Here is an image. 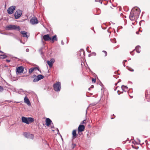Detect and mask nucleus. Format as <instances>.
<instances>
[{
  "label": "nucleus",
  "mask_w": 150,
  "mask_h": 150,
  "mask_svg": "<svg viewBox=\"0 0 150 150\" xmlns=\"http://www.w3.org/2000/svg\"><path fill=\"white\" fill-rule=\"evenodd\" d=\"M140 12L141 11L139 8H136L135 7L133 8L130 14L129 18L130 20L133 21L135 19H137L139 17Z\"/></svg>",
  "instance_id": "1"
},
{
  "label": "nucleus",
  "mask_w": 150,
  "mask_h": 150,
  "mask_svg": "<svg viewBox=\"0 0 150 150\" xmlns=\"http://www.w3.org/2000/svg\"><path fill=\"white\" fill-rule=\"evenodd\" d=\"M6 29L7 30H16L19 31L21 30V28L18 25H9L6 27Z\"/></svg>",
  "instance_id": "2"
},
{
  "label": "nucleus",
  "mask_w": 150,
  "mask_h": 150,
  "mask_svg": "<svg viewBox=\"0 0 150 150\" xmlns=\"http://www.w3.org/2000/svg\"><path fill=\"white\" fill-rule=\"evenodd\" d=\"M22 122H23L29 124L30 123L33 122L34 121V119L31 117H22L21 118Z\"/></svg>",
  "instance_id": "3"
},
{
  "label": "nucleus",
  "mask_w": 150,
  "mask_h": 150,
  "mask_svg": "<svg viewBox=\"0 0 150 150\" xmlns=\"http://www.w3.org/2000/svg\"><path fill=\"white\" fill-rule=\"evenodd\" d=\"M44 77V76L41 74H39L37 76L34 74L31 77V78L34 79L33 80V82H34L38 81L40 80L43 79Z\"/></svg>",
  "instance_id": "4"
},
{
  "label": "nucleus",
  "mask_w": 150,
  "mask_h": 150,
  "mask_svg": "<svg viewBox=\"0 0 150 150\" xmlns=\"http://www.w3.org/2000/svg\"><path fill=\"white\" fill-rule=\"evenodd\" d=\"M54 90L57 92H59L61 89V84L60 82L58 81L54 84L53 85Z\"/></svg>",
  "instance_id": "5"
},
{
  "label": "nucleus",
  "mask_w": 150,
  "mask_h": 150,
  "mask_svg": "<svg viewBox=\"0 0 150 150\" xmlns=\"http://www.w3.org/2000/svg\"><path fill=\"white\" fill-rule=\"evenodd\" d=\"M22 13V11L21 10H17L15 13L14 16L15 18L16 19L19 18L21 16Z\"/></svg>",
  "instance_id": "6"
},
{
  "label": "nucleus",
  "mask_w": 150,
  "mask_h": 150,
  "mask_svg": "<svg viewBox=\"0 0 150 150\" xmlns=\"http://www.w3.org/2000/svg\"><path fill=\"white\" fill-rule=\"evenodd\" d=\"M16 8V6H10L7 9V11L8 13L10 14H12Z\"/></svg>",
  "instance_id": "7"
},
{
  "label": "nucleus",
  "mask_w": 150,
  "mask_h": 150,
  "mask_svg": "<svg viewBox=\"0 0 150 150\" xmlns=\"http://www.w3.org/2000/svg\"><path fill=\"white\" fill-rule=\"evenodd\" d=\"M24 136L26 138L33 139L34 137V135L30 133L25 132L23 134Z\"/></svg>",
  "instance_id": "8"
},
{
  "label": "nucleus",
  "mask_w": 150,
  "mask_h": 150,
  "mask_svg": "<svg viewBox=\"0 0 150 150\" xmlns=\"http://www.w3.org/2000/svg\"><path fill=\"white\" fill-rule=\"evenodd\" d=\"M30 23L32 24H36L38 23V21L36 17H32L30 20Z\"/></svg>",
  "instance_id": "9"
},
{
  "label": "nucleus",
  "mask_w": 150,
  "mask_h": 150,
  "mask_svg": "<svg viewBox=\"0 0 150 150\" xmlns=\"http://www.w3.org/2000/svg\"><path fill=\"white\" fill-rule=\"evenodd\" d=\"M78 54L81 57H84L85 56V52L84 50L81 49L78 52Z\"/></svg>",
  "instance_id": "10"
},
{
  "label": "nucleus",
  "mask_w": 150,
  "mask_h": 150,
  "mask_svg": "<svg viewBox=\"0 0 150 150\" xmlns=\"http://www.w3.org/2000/svg\"><path fill=\"white\" fill-rule=\"evenodd\" d=\"M54 62V59L53 58H52L50 61L48 60L47 63L49 65L50 67H52V65Z\"/></svg>",
  "instance_id": "11"
},
{
  "label": "nucleus",
  "mask_w": 150,
  "mask_h": 150,
  "mask_svg": "<svg viewBox=\"0 0 150 150\" xmlns=\"http://www.w3.org/2000/svg\"><path fill=\"white\" fill-rule=\"evenodd\" d=\"M24 68L22 66L18 67L16 69V72L18 73H21L23 71Z\"/></svg>",
  "instance_id": "12"
},
{
  "label": "nucleus",
  "mask_w": 150,
  "mask_h": 150,
  "mask_svg": "<svg viewBox=\"0 0 150 150\" xmlns=\"http://www.w3.org/2000/svg\"><path fill=\"white\" fill-rule=\"evenodd\" d=\"M43 39L45 41H49L51 40V38L50 37L48 34L44 35L43 36Z\"/></svg>",
  "instance_id": "13"
},
{
  "label": "nucleus",
  "mask_w": 150,
  "mask_h": 150,
  "mask_svg": "<svg viewBox=\"0 0 150 150\" xmlns=\"http://www.w3.org/2000/svg\"><path fill=\"white\" fill-rule=\"evenodd\" d=\"M24 102L25 103H26L28 106H30L31 105V104L30 101L27 96H25L24 98Z\"/></svg>",
  "instance_id": "14"
},
{
  "label": "nucleus",
  "mask_w": 150,
  "mask_h": 150,
  "mask_svg": "<svg viewBox=\"0 0 150 150\" xmlns=\"http://www.w3.org/2000/svg\"><path fill=\"white\" fill-rule=\"evenodd\" d=\"M85 129V126L83 125H80L78 128V132L83 131Z\"/></svg>",
  "instance_id": "15"
},
{
  "label": "nucleus",
  "mask_w": 150,
  "mask_h": 150,
  "mask_svg": "<svg viewBox=\"0 0 150 150\" xmlns=\"http://www.w3.org/2000/svg\"><path fill=\"white\" fill-rule=\"evenodd\" d=\"M45 121L46 125L47 126H49L51 123H52V121L49 118H46Z\"/></svg>",
  "instance_id": "16"
},
{
  "label": "nucleus",
  "mask_w": 150,
  "mask_h": 150,
  "mask_svg": "<svg viewBox=\"0 0 150 150\" xmlns=\"http://www.w3.org/2000/svg\"><path fill=\"white\" fill-rule=\"evenodd\" d=\"M43 47H42L41 48H40L39 50V52L40 53V54L41 55L43 59L44 58V55H43L44 52L43 51Z\"/></svg>",
  "instance_id": "17"
},
{
  "label": "nucleus",
  "mask_w": 150,
  "mask_h": 150,
  "mask_svg": "<svg viewBox=\"0 0 150 150\" xmlns=\"http://www.w3.org/2000/svg\"><path fill=\"white\" fill-rule=\"evenodd\" d=\"M20 33L23 35V36L24 37H26L28 38V36L27 35V32L25 31H21Z\"/></svg>",
  "instance_id": "18"
},
{
  "label": "nucleus",
  "mask_w": 150,
  "mask_h": 150,
  "mask_svg": "<svg viewBox=\"0 0 150 150\" xmlns=\"http://www.w3.org/2000/svg\"><path fill=\"white\" fill-rule=\"evenodd\" d=\"M72 138L73 139H75L76 136V130H74L72 132Z\"/></svg>",
  "instance_id": "19"
},
{
  "label": "nucleus",
  "mask_w": 150,
  "mask_h": 150,
  "mask_svg": "<svg viewBox=\"0 0 150 150\" xmlns=\"http://www.w3.org/2000/svg\"><path fill=\"white\" fill-rule=\"evenodd\" d=\"M122 91L124 92H126L128 90V88L127 86L122 85L121 87Z\"/></svg>",
  "instance_id": "20"
},
{
  "label": "nucleus",
  "mask_w": 150,
  "mask_h": 150,
  "mask_svg": "<svg viewBox=\"0 0 150 150\" xmlns=\"http://www.w3.org/2000/svg\"><path fill=\"white\" fill-rule=\"evenodd\" d=\"M52 42H54V41H57V36L56 35H55L53 36L52 38H51Z\"/></svg>",
  "instance_id": "21"
},
{
  "label": "nucleus",
  "mask_w": 150,
  "mask_h": 150,
  "mask_svg": "<svg viewBox=\"0 0 150 150\" xmlns=\"http://www.w3.org/2000/svg\"><path fill=\"white\" fill-rule=\"evenodd\" d=\"M97 104V103L96 102H95L92 103H91L89 104V106L87 107L86 110V115L87 114V110L88 108H89V107L91 106H93L95 105H96Z\"/></svg>",
  "instance_id": "22"
},
{
  "label": "nucleus",
  "mask_w": 150,
  "mask_h": 150,
  "mask_svg": "<svg viewBox=\"0 0 150 150\" xmlns=\"http://www.w3.org/2000/svg\"><path fill=\"white\" fill-rule=\"evenodd\" d=\"M140 47L139 45H138L135 48V50L138 53H139L140 52Z\"/></svg>",
  "instance_id": "23"
},
{
  "label": "nucleus",
  "mask_w": 150,
  "mask_h": 150,
  "mask_svg": "<svg viewBox=\"0 0 150 150\" xmlns=\"http://www.w3.org/2000/svg\"><path fill=\"white\" fill-rule=\"evenodd\" d=\"M1 58L2 59H5L7 57V55L5 54L0 55Z\"/></svg>",
  "instance_id": "24"
},
{
  "label": "nucleus",
  "mask_w": 150,
  "mask_h": 150,
  "mask_svg": "<svg viewBox=\"0 0 150 150\" xmlns=\"http://www.w3.org/2000/svg\"><path fill=\"white\" fill-rule=\"evenodd\" d=\"M34 70V68H33V67L30 68L29 71V73L30 74L32 73Z\"/></svg>",
  "instance_id": "25"
},
{
  "label": "nucleus",
  "mask_w": 150,
  "mask_h": 150,
  "mask_svg": "<svg viewBox=\"0 0 150 150\" xmlns=\"http://www.w3.org/2000/svg\"><path fill=\"white\" fill-rule=\"evenodd\" d=\"M132 146L134 149H139V147L135 146L134 144L132 145Z\"/></svg>",
  "instance_id": "26"
},
{
  "label": "nucleus",
  "mask_w": 150,
  "mask_h": 150,
  "mask_svg": "<svg viewBox=\"0 0 150 150\" xmlns=\"http://www.w3.org/2000/svg\"><path fill=\"white\" fill-rule=\"evenodd\" d=\"M110 40L111 42L113 43H116V40L115 38H114L112 39H111Z\"/></svg>",
  "instance_id": "27"
},
{
  "label": "nucleus",
  "mask_w": 150,
  "mask_h": 150,
  "mask_svg": "<svg viewBox=\"0 0 150 150\" xmlns=\"http://www.w3.org/2000/svg\"><path fill=\"white\" fill-rule=\"evenodd\" d=\"M4 90L3 87L1 86H0V92H2Z\"/></svg>",
  "instance_id": "28"
},
{
  "label": "nucleus",
  "mask_w": 150,
  "mask_h": 150,
  "mask_svg": "<svg viewBox=\"0 0 150 150\" xmlns=\"http://www.w3.org/2000/svg\"><path fill=\"white\" fill-rule=\"evenodd\" d=\"M102 52H103L104 53V54H105L104 56L106 57L107 55V52H106V51L105 50H103L102 51Z\"/></svg>",
  "instance_id": "29"
},
{
  "label": "nucleus",
  "mask_w": 150,
  "mask_h": 150,
  "mask_svg": "<svg viewBox=\"0 0 150 150\" xmlns=\"http://www.w3.org/2000/svg\"><path fill=\"white\" fill-rule=\"evenodd\" d=\"M95 1L96 2H100L101 4H102V1H101L100 0H95Z\"/></svg>",
  "instance_id": "30"
},
{
  "label": "nucleus",
  "mask_w": 150,
  "mask_h": 150,
  "mask_svg": "<svg viewBox=\"0 0 150 150\" xmlns=\"http://www.w3.org/2000/svg\"><path fill=\"white\" fill-rule=\"evenodd\" d=\"M92 81L93 83H95L96 81V79L95 78H92Z\"/></svg>",
  "instance_id": "31"
},
{
  "label": "nucleus",
  "mask_w": 150,
  "mask_h": 150,
  "mask_svg": "<svg viewBox=\"0 0 150 150\" xmlns=\"http://www.w3.org/2000/svg\"><path fill=\"white\" fill-rule=\"evenodd\" d=\"M89 47L88 46L86 48V51L88 52H91V51L88 50Z\"/></svg>",
  "instance_id": "32"
},
{
  "label": "nucleus",
  "mask_w": 150,
  "mask_h": 150,
  "mask_svg": "<svg viewBox=\"0 0 150 150\" xmlns=\"http://www.w3.org/2000/svg\"><path fill=\"white\" fill-rule=\"evenodd\" d=\"M8 35H10L11 36H13V34L11 33H8Z\"/></svg>",
  "instance_id": "33"
},
{
  "label": "nucleus",
  "mask_w": 150,
  "mask_h": 150,
  "mask_svg": "<svg viewBox=\"0 0 150 150\" xmlns=\"http://www.w3.org/2000/svg\"><path fill=\"white\" fill-rule=\"evenodd\" d=\"M128 70L129 71H134V70L133 69H132L131 68H129L128 69Z\"/></svg>",
  "instance_id": "34"
},
{
  "label": "nucleus",
  "mask_w": 150,
  "mask_h": 150,
  "mask_svg": "<svg viewBox=\"0 0 150 150\" xmlns=\"http://www.w3.org/2000/svg\"><path fill=\"white\" fill-rule=\"evenodd\" d=\"M34 68V70H39V68L35 67H33Z\"/></svg>",
  "instance_id": "35"
},
{
  "label": "nucleus",
  "mask_w": 150,
  "mask_h": 150,
  "mask_svg": "<svg viewBox=\"0 0 150 150\" xmlns=\"http://www.w3.org/2000/svg\"><path fill=\"white\" fill-rule=\"evenodd\" d=\"M6 61L7 62H8V63H9V62H11V60H9V59H6Z\"/></svg>",
  "instance_id": "36"
},
{
  "label": "nucleus",
  "mask_w": 150,
  "mask_h": 150,
  "mask_svg": "<svg viewBox=\"0 0 150 150\" xmlns=\"http://www.w3.org/2000/svg\"><path fill=\"white\" fill-rule=\"evenodd\" d=\"M61 44L62 45H63L64 44V43L62 40L61 41Z\"/></svg>",
  "instance_id": "37"
},
{
  "label": "nucleus",
  "mask_w": 150,
  "mask_h": 150,
  "mask_svg": "<svg viewBox=\"0 0 150 150\" xmlns=\"http://www.w3.org/2000/svg\"><path fill=\"white\" fill-rule=\"evenodd\" d=\"M122 63L124 66L125 67V62H124V61H123Z\"/></svg>",
  "instance_id": "38"
},
{
  "label": "nucleus",
  "mask_w": 150,
  "mask_h": 150,
  "mask_svg": "<svg viewBox=\"0 0 150 150\" xmlns=\"http://www.w3.org/2000/svg\"><path fill=\"white\" fill-rule=\"evenodd\" d=\"M29 50L27 48V49H26V52H29Z\"/></svg>",
  "instance_id": "39"
},
{
  "label": "nucleus",
  "mask_w": 150,
  "mask_h": 150,
  "mask_svg": "<svg viewBox=\"0 0 150 150\" xmlns=\"http://www.w3.org/2000/svg\"><path fill=\"white\" fill-rule=\"evenodd\" d=\"M2 34H3V35H8V34L7 33H2Z\"/></svg>",
  "instance_id": "40"
},
{
  "label": "nucleus",
  "mask_w": 150,
  "mask_h": 150,
  "mask_svg": "<svg viewBox=\"0 0 150 150\" xmlns=\"http://www.w3.org/2000/svg\"><path fill=\"white\" fill-rule=\"evenodd\" d=\"M121 80L120 79H119V81H118V82H117V83H119V82H121Z\"/></svg>",
  "instance_id": "41"
},
{
  "label": "nucleus",
  "mask_w": 150,
  "mask_h": 150,
  "mask_svg": "<svg viewBox=\"0 0 150 150\" xmlns=\"http://www.w3.org/2000/svg\"><path fill=\"white\" fill-rule=\"evenodd\" d=\"M84 121L85 120H83L81 123L82 124H84Z\"/></svg>",
  "instance_id": "42"
},
{
  "label": "nucleus",
  "mask_w": 150,
  "mask_h": 150,
  "mask_svg": "<svg viewBox=\"0 0 150 150\" xmlns=\"http://www.w3.org/2000/svg\"><path fill=\"white\" fill-rule=\"evenodd\" d=\"M118 87V86L115 89H114V90L116 91L117 89V88Z\"/></svg>",
  "instance_id": "43"
},
{
  "label": "nucleus",
  "mask_w": 150,
  "mask_h": 150,
  "mask_svg": "<svg viewBox=\"0 0 150 150\" xmlns=\"http://www.w3.org/2000/svg\"><path fill=\"white\" fill-rule=\"evenodd\" d=\"M0 52L1 53H4V52H2V51H1V50H0Z\"/></svg>",
  "instance_id": "44"
},
{
  "label": "nucleus",
  "mask_w": 150,
  "mask_h": 150,
  "mask_svg": "<svg viewBox=\"0 0 150 150\" xmlns=\"http://www.w3.org/2000/svg\"><path fill=\"white\" fill-rule=\"evenodd\" d=\"M139 31H137L136 32V34H139Z\"/></svg>",
  "instance_id": "45"
},
{
  "label": "nucleus",
  "mask_w": 150,
  "mask_h": 150,
  "mask_svg": "<svg viewBox=\"0 0 150 150\" xmlns=\"http://www.w3.org/2000/svg\"><path fill=\"white\" fill-rule=\"evenodd\" d=\"M7 101L9 103H10L11 101V100H8Z\"/></svg>",
  "instance_id": "46"
},
{
  "label": "nucleus",
  "mask_w": 150,
  "mask_h": 150,
  "mask_svg": "<svg viewBox=\"0 0 150 150\" xmlns=\"http://www.w3.org/2000/svg\"><path fill=\"white\" fill-rule=\"evenodd\" d=\"M52 124V125H52V127H51V128H53L54 127V126H53V123Z\"/></svg>",
  "instance_id": "47"
},
{
  "label": "nucleus",
  "mask_w": 150,
  "mask_h": 150,
  "mask_svg": "<svg viewBox=\"0 0 150 150\" xmlns=\"http://www.w3.org/2000/svg\"><path fill=\"white\" fill-rule=\"evenodd\" d=\"M132 52H130V54H132V55H133V54H132Z\"/></svg>",
  "instance_id": "48"
},
{
  "label": "nucleus",
  "mask_w": 150,
  "mask_h": 150,
  "mask_svg": "<svg viewBox=\"0 0 150 150\" xmlns=\"http://www.w3.org/2000/svg\"><path fill=\"white\" fill-rule=\"evenodd\" d=\"M119 90H118V91H117V93H118V95H120V93H119Z\"/></svg>",
  "instance_id": "49"
},
{
  "label": "nucleus",
  "mask_w": 150,
  "mask_h": 150,
  "mask_svg": "<svg viewBox=\"0 0 150 150\" xmlns=\"http://www.w3.org/2000/svg\"><path fill=\"white\" fill-rule=\"evenodd\" d=\"M142 21H141L140 22H139V24H140V25H141V22Z\"/></svg>",
  "instance_id": "50"
},
{
  "label": "nucleus",
  "mask_w": 150,
  "mask_h": 150,
  "mask_svg": "<svg viewBox=\"0 0 150 150\" xmlns=\"http://www.w3.org/2000/svg\"><path fill=\"white\" fill-rule=\"evenodd\" d=\"M123 61H124V62H127V60H124Z\"/></svg>",
  "instance_id": "51"
},
{
  "label": "nucleus",
  "mask_w": 150,
  "mask_h": 150,
  "mask_svg": "<svg viewBox=\"0 0 150 150\" xmlns=\"http://www.w3.org/2000/svg\"><path fill=\"white\" fill-rule=\"evenodd\" d=\"M121 16H123V14L122 13H121L120 14Z\"/></svg>",
  "instance_id": "52"
},
{
  "label": "nucleus",
  "mask_w": 150,
  "mask_h": 150,
  "mask_svg": "<svg viewBox=\"0 0 150 150\" xmlns=\"http://www.w3.org/2000/svg\"><path fill=\"white\" fill-rule=\"evenodd\" d=\"M73 145H74V146H76V144H73Z\"/></svg>",
  "instance_id": "53"
},
{
  "label": "nucleus",
  "mask_w": 150,
  "mask_h": 150,
  "mask_svg": "<svg viewBox=\"0 0 150 150\" xmlns=\"http://www.w3.org/2000/svg\"><path fill=\"white\" fill-rule=\"evenodd\" d=\"M91 87L92 88H93L94 87V86L93 85H92Z\"/></svg>",
  "instance_id": "54"
},
{
  "label": "nucleus",
  "mask_w": 150,
  "mask_h": 150,
  "mask_svg": "<svg viewBox=\"0 0 150 150\" xmlns=\"http://www.w3.org/2000/svg\"><path fill=\"white\" fill-rule=\"evenodd\" d=\"M57 129V131H58V132H59V130L58 129Z\"/></svg>",
  "instance_id": "55"
},
{
  "label": "nucleus",
  "mask_w": 150,
  "mask_h": 150,
  "mask_svg": "<svg viewBox=\"0 0 150 150\" xmlns=\"http://www.w3.org/2000/svg\"><path fill=\"white\" fill-rule=\"evenodd\" d=\"M117 83H115V85H117Z\"/></svg>",
  "instance_id": "56"
},
{
  "label": "nucleus",
  "mask_w": 150,
  "mask_h": 150,
  "mask_svg": "<svg viewBox=\"0 0 150 150\" xmlns=\"http://www.w3.org/2000/svg\"><path fill=\"white\" fill-rule=\"evenodd\" d=\"M124 17L126 18V16H124V17H123V18H124Z\"/></svg>",
  "instance_id": "57"
},
{
  "label": "nucleus",
  "mask_w": 150,
  "mask_h": 150,
  "mask_svg": "<svg viewBox=\"0 0 150 150\" xmlns=\"http://www.w3.org/2000/svg\"><path fill=\"white\" fill-rule=\"evenodd\" d=\"M139 142H140V140H139Z\"/></svg>",
  "instance_id": "58"
},
{
  "label": "nucleus",
  "mask_w": 150,
  "mask_h": 150,
  "mask_svg": "<svg viewBox=\"0 0 150 150\" xmlns=\"http://www.w3.org/2000/svg\"><path fill=\"white\" fill-rule=\"evenodd\" d=\"M114 118H111V119H113Z\"/></svg>",
  "instance_id": "59"
},
{
  "label": "nucleus",
  "mask_w": 150,
  "mask_h": 150,
  "mask_svg": "<svg viewBox=\"0 0 150 150\" xmlns=\"http://www.w3.org/2000/svg\"><path fill=\"white\" fill-rule=\"evenodd\" d=\"M90 88H88V89L89 90L90 89Z\"/></svg>",
  "instance_id": "60"
},
{
  "label": "nucleus",
  "mask_w": 150,
  "mask_h": 150,
  "mask_svg": "<svg viewBox=\"0 0 150 150\" xmlns=\"http://www.w3.org/2000/svg\"><path fill=\"white\" fill-rule=\"evenodd\" d=\"M20 89L21 90H23L22 89Z\"/></svg>",
  "instance_id": "61"
},
{
  "label": "nucleus",
  "mask_w": 150,
  "mask_h": 150,
  "mask_svg": "<svg viewBox=\"0 0 150 150\" xmlns=\"http://www.w3.org/2000/svg\"><path fill=\"white\" fill-rule=\"evenodd\" d=\"M131 58H130V59H129V60H131Z\"/></svg>",
  "instance_id": "62"
},
{
  "label": "nucleus",
  "mask_w": 150,
  "mask_h": 150,
  "mask_svg": "<svg viewBox=\"0 0 150 150\" xmlns=\"http://www.w3.org/2000/svg\"><path fill=\"white\" fill-rule=\"evenodd\" d=\"M42 41H43V40L42 39Z\"/></svg>",
  "instance_id": "63"
},
{
  "label": "nucleus",
  "mask_w": 150,
  "mask_h": 150,
  "mask_svg": "<svg viewBox=\"0 0 150 150\" xmlns=\"http://www.w3.org/2000/svg\"><path fill=\"white\" fill-rule=\"evenodd\" d=\"M121 93H123V92H121Z\"/></svg>",
  "instance_id": "64"
}]
</instances>
